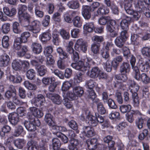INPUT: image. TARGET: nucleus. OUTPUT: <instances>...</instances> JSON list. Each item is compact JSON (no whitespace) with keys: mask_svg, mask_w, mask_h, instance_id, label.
<instances>
[{"mask_svg":"<svg viewBox=\"0 0 150 150\" xmlns=\"http://www.w3.org/2000/svg\"><path fill=\"white\" fill-rule=\"evenodd\" d=\"M98 23L102 25H105L107 23L106 29L110 33L111 36L114 37L117 35L118 29H116L117 22L115 20L110 19L108 16L101 17L98 19Z\"/></svg>","mask_w":150,"mask_h":150,"instance_id":"1","label":"nucleus"},{"mask_svg":"<svg viewBox=\"0 0 150 150\" xmlns=\"http://www.w3.org/2000/svg\"><path fill=\"white\" fill-rule=\"evenodd\" d=\"M94 63V62L91 58L86 57L77 62L72 63L71 66L76 70L84 72Z\"/></svg>","mask_w":150,"mask_h":150,"instance_id":"2","label":"nucleus"},{"mask_svg":"<svg viewBox=\"0 0 150 150\" xmlns=\"http://www.w3.org/2000/svg\"><path fill=\"white\" fill-rule=\"evenodd\" d=\"M85 115L86 116V120L88 121L89 124L92 126H96L98 122L101 123L104 121V119L101 116L98 114H96V117L93 116L91 115L89 111L88 110L83 112L81 116L82 120H83L85 119Z\"/></svg>","mask_w":150,"mask_h":150,"instance_id":"3","label":"nucleus"},{"mask_svg":"<svg viewBox=\"0 0 150 150\" xmlns=\"http://www.w3.org/2000/svg\"><path fill=\"white\" fill-rule=\"evenodd\" d=\"M20 38H17L14 41L13 44L14 49L16 50H19L21 49L20 51L17 52V55L19 57H22L24 56L28 51L27 47L25 45L21 46V43L22 42L20 41Z\"/></svg>","mask_w":150,"mask_h":150,"instance_id":"4","label":"nucleus"},{"mask_svg":"<svg viewBox=\"0 0 150 150\" xmlns=\"http://www.w3.org/2000/svg\"><path fill=\"white\" fill-rule=\"evenodd\" d=\"M132 6L130 4H129L128 5L126 4L124 6L125 10L127 13L132 15V18L133 20L134 21L138 20L140 17V12L138 11H134L131 8Z\"/></svg>","mask_w":150,"mask_h":150,"instance_id":"5","label":"nucleus"},{"mask_svg":"<svg viewBox=\"0 0 150 150\" xmlns=\"http://www.w3.org/2000/svg\"><path fill=\"white\" fill-rule=\"evenodd\" d=\"M41 23L39 21L35 20L33 21L31 24L27 26V29L33 33H36L40 32Z\"/></svg>","mask_w":150,"mask_h":150,"instance_id":"6","label":"nucleus"},{"mask_svg":"<svg viewBox=\"0 0 150 150\" xmlns=\"http://www.w3.org/2000/svg\"><path fill=\"white\" fill-rule=\"evenodd\" d=\"M40 125V121L37 120L35 121L33 119L29 121H25L24 125L27 129L30 131H34L36 129V126H38Z\"/></svg>","mask_w":150,"mask_h":150,"instance_id":"7","label":"nucleus"},{"mask_svg":"<svg viewBox=\"0 0 150 150\" xmlns=\"http://www.w3.org/2000/svg\"><path fill=\"white\" fill-rule=\"evenodd\" d=\"M63 96L64 98V104L65 106L68 108H70L72 106V105L69 100L75 99V97L72 93L67 92V93H64Z\"/></svg>","mask_w":150,"mask_h":150,"instance_id":"8","label":"nucleus"},{"mask_svg":"<svg viewBox=\"0 0 150 150\" xmlns=\"http://www.w3.org/2000/svg\"><path fill=\"white\" fill-rule=\"evenodd\" d=\"M75 49L79 51L85 52L87 49V46L83 43L82 39H79L76 41L74 45Z\"/></svg>","mask_w":150,"mask_h":150,"instance_id":"9","label":"nucleus"},{"mask_svg":"<svg viewBox=\"0 0 150 150\" xmlns=\"http://www.w3.org/2000/svg\"><path fill=\"white\" fill-rule=\"evenodd\" d=\"M127 84L129 86V89L132 94L137 93L139 88V86L137 84L134 80H129Z\"/></svg>","mask_w":150,"mask_h":150,"instance_id":"10","label":"nucleus"},{"mask_svg":"<svg viewBox=\"0 0 150 150\" xmlns=\"http://www.w3.org/2000/svg\"><path fill=\"white\" fill-rule=\"evenodd\" d=\"M144 2L147 4H150V0H138L137 4L135 1L134 3L135 7L137 8L138 11L142 12L147 9L144 6Z\"/></svg>","mask_w":150,"mask_h":150,"instance_id":"11","label":"nucleus"},{"mask_svg":"<svg viewBox=\"0 0 150 150\" xmlns=\"http://www.w3.org/2000/svg\"><path fill=\"white\" fill-rule=\"evenodd\" d=\"M139 69L142 71H147L150 68V59L146 60L144 63L143 62V59L141 58L139 61Z\"/></svg>","mask_w":150,"mask_h":150,"instance_id":"12","label":"nucleus"},{"mask_svg":"<svg viewBox=\"0 0 150 150\" xmlns=\"http://www.w3.org/2000/svg\"><path fill=\"white\" fill-rule=\"evenodd\" d=\"M29 112L28 113V115H30V113L33 116L36 117H41L43 115V112L39 109L35 107H31L29 108ZM30 116H29V117ZM32 117V115L31 116Z\"/></svg>","mask_w":150,"mask_h":150,"instance_id":"13","label":"nucleus"},{"mask_svg":"<svg viewBox=\"0 0 150 150\" xmlns=\"http://www.w3.org/2000/svg\"><path fill=\"white\" fill-rule=\"evenodd\" d=\"M47 96L55 104L59 105L62 103V98L58 94L49 93L47 94Z\"/></svg>","mask_w":150,"mask_h":150,"instance_id":"14","label":"nucleus"},{"mask_svg":"<svg viewBox=\"0 0 150 150\" xmlns=\"http://www.w3.org/2000/svg\"><path fill=\"white\" fill-rule=\"evenodd\" d=\"M45 101L44 97L42 95L39 94L35 98H33L32 101V104H35L36 106L41 105Z\"/></svg>","mask_w":150,"mask_h":150,"instance_id":"15","label":"nucleus"},{"mask_svg":"<svg viewBox=\"0 0 150 150\" xmlns=\"http://www.w3.org/2000/svg\"><path fill=\"white\" fill-rule=\"evenodd\" d=\"M82 10V15L84 18L86 19H89L91 16L90 7L87 5H83Z\"/></svg>","mask_w":150,"mask_h":150,"instance_id":"16","label":"nucleus"},{"mask_svg":"<svg viewBox=\"0 0 150 150\" xmlns=\"http://www.w3.org/2000/svg\"><path fill=\"white\" fill-rule=\"evenodd\" d=\"M31 48L33 52L35 54H39L42 51L41 45L38 42H33Z\"/></svg>","mask_w":150,"mask_h":150,"instance_id":"17","label":"nucleus"},{"mask_svg":"<svg viewBox=\"0 0 150 150\" xmlns=\"http://www.w3.org/2000/svg\"><path fill=\"white\" fill-rule=\"evenodd\" d=\"M8 119L9 122L13 125H16L19 121L18 114L15 112L10 113L8 116Z\"/></svg>","mask_w":150,"mask_h":150,"instance_id":"18","label":"nucleus"},{"mask_svg":"<svg viewBox=\"0 0 150 150\" xmlns=\"http://www.w3.org/2000/svg\"><path fill=\"white\" fill-rule=\"evenodd\" d=\"M10 61V58L7 54H4L0 56V65L1 67L8 66Z\"/></svg>","mask_w":150,"mask_h":150,"instance_id":"19","label":"nucleus"},{"mask_svg":"<svg viewBox=\"0 0 150 150\" xmlns=\"http://www.w3.org/2000/svg\"><path fill=\"white\" fill-rule=\"evenodd\" d=\"M86 143L88 149L90 150H93L96 149L98 144L97 139L93 138L89 139L86 141Z\"/></svg>","mask_w":150,"mask_h":150,"instance_id":"20","label":"nucleus"},{"mask_svg":"<svg viewBox=\"0 0 150 150\" xmlns=\"http://www.w3.org/2000/svg\"><path fill=\"white\" fill-rule=\"evenodd\" d=\"M83 134L88 137H91L95 134L94 130L92 127H85L83 128Z\"/></svg>","mask_w":150,"mask_h":150,"instance_id":"21","label":"nucleus"},{"mask_svg":"<svg viewBox=\"0 0 150 150\" xmlns=\"http://www.w3.org/2000/svg\"><path fill=\"white\" fill-rule=\"evenodd\" d=\"M109 9L104 5H102L100 6L96 12H95V14L96 16L106 14L109 13Z\"/></svg>","mask_w":150,"mask_h":150,"instance_id":"22","label":"nucleus"},{"mask_svg":"<svg viewBox=\"0 0 150 150\" xmlns=\"http://www.w3.org/2000/svg\"><path fill=\"white\" fill-rule=\"evenodd\" d=\"M73 92L74 94L72 92H69L72 93L75 97V99H76V98L77 97H81L83 93V88L79 86L74 87L73 89Z\"/></svg>","mask_w":150,"mask_h":150,"instance_id":"23","label":"nucleus"},{"mask_svg":"<svg viewBox=\"0 0 150 150\" xmlns=\"http://www.w3.org/2000/svg\"><path fill=\"white\" fill-rule=\"evenodd\" d=\"M131 21V18L126 16L120 22V25L121 28L124 30H127L129 24Z\"/></svg>","mask_w":150,"mask_h":150,"instance_id":"24","label":"nucleus"},{"mask_svg":"<svg viewBox=\"0 0 150 150\" xmlns=\"http://www.w3.org/2000/svg\"><path fill=\"white\" fill-rule=\"evenodd\" d=\"M100 69L98 67H94L88 72V74L91 78H97Z\"/></svg>","mask_w":150,"mask_h":150,"instance_id":"25","label":"nucleus"},{"mask_svg":"<svg viewBox=\"0 0 150 150\" xmlns=\"http://www.w3.org/2000/svg\"><path fill=\"white\" fill-rule=\"evenodd\" d=\"M44 59V57L42 56H38L36 60H33L31 61L32 64L35 66L37 69L40 66V65L42 63Z\"/></svg>","mask_w":150,"mask_h":150,"instance_id":"26","label":"nucleus"},{"mask_svg":"<svg viewBox=\"0 0 150 150\" xmlns=\"http://www.w3.org/2000/svg\"><path fill=\"white\" fill-rule=\"evenodd\" d=\"M130 66L127 62H123L120 66V71L122 74L128 73L130 71Z\"/></svg>","mask_w":150,"mask_h":150,"instance_id":"27","label":"nucleus"},{"mask_svg":"<svg viewBox=\"0 0 150 150\" xmlns=\"http://www.w3.org/2000/svg\"><path fill=\"white\" fill-rule=\"evenodd\" d=\"M131 39L132 44L136 45H139L141 42V37L136 34L132 35Z\"/></svg>","mask_w":150,"mask_h":150,"instance_id":"28","label":"nucleus"},{"mask_svg":"<svg viewBox=\"0 0 150 150\" xmlns=\"http://www.w3.org/2000/svg\"><path fill=\"white\" fill-rule=\"evenodd\" d=\"M16 91L14 87L13 86H10L9 90L7 91L5 93V96L9 98L11 97H14L16 96Z\"/></svg>","mask_w":150,"mask_h":150,"instance_id":"29","label":"nucleus"},{"mask_svg":"<svg viewBox=\"0 0 150 150\" xmlns=\"http://www.w3.org/2000/svg\"><path fill=\"white\" fill-rule=\"evenodd\" d=\"M21 60L20 59H15L12 63V68L15 70H19L21 69L22 66L21 65Z\"/></svg>","mask_w":150,"mask_h":150,"instance_id":"30","label":"nucleus"},{"mask_svg":"<svg viewBox=\"0 0 150 150\" xmlns=\"http://www.w3.org/2000/svg\"><path fill=\"white\" fill-rule=\"evenodd\" d=\"M51 38V35L48 32L44 33L39 36L40 40L42 42H46L50 40Z\"/></svg>","mask_w":150,"mask_h":150,"instance_id":"31","label":"nucleus"},{"mask_svg":"<svg viewBox=\"0 0 150 150\" xmlns=\"http://www.w3.org/2000/svg\"><path fill=\"white\" fill-rule=\"evenodd\" d=\"M52 147L54 150H58L61 146L59 139L57 138H54L52 140Z\"/></svg>","mask_w":150,"mask_h":150,"instance_id":"32","label":"nucleus"},{"mask_svg":"<svg viewBox=\"0 0 150 150\" xmlns=\"http://www.w3.org/2000/svg\"><path fill=\"white\" fill-rule=\"evenodd\" d=\"M67 5L69 8L73 9H76L79 7V4L77 0H71L69 1Z\"/></svg>","mask_w":150,"mask_h":150,"instance_id":"33","label":"nucleus"},{"mask_svg":"<svg viewBox=\"0 0 150 150\" xmlns=\"http://www.w3.org/2000/svg\"><path fill=\"white\" fill-rule=\"evenodd\" d=\"M3 11L5 14L9 16H12L16 13V10L14 8H12L10 10L8 7H5L3 8Z\"/></svg>","mask_w":150,"mask_h":150,"instance_id":"34","label":"nucleus"},{"mask_svg":"<svg viewBox=\"0 0 150 150\" xmlns=\"http://www.w3.org/2000/svg\"><path fill=\"white\" fill-rule=\"evenodd\" d=\"M83 28L84 30L88 32H92L94 29V24L92 22L86 23L84 25Z\"/></svg>","mask_w":150,"mask_h":150,"instance_id":"35","label":"nucleus"},{"mask_svg":"<svg viewBox=\"0 0 150 150\" xmlns=\"http://www.w3.org/2000/svg\"><path fill=\"white\" fill-rule=\"evenodd\" d=\"M30 18V16L27 13H23L18 15L19 20L21 22L27 21L28 22Z\"/></svg>","mask_w":150,"mask_h":150,"instance_id":"36","label":"nucleus"},{"mask_svg":"<svg viewBox=\"0 0 150 150\" xmlns=\"http://www.w3.org/2000/svg\"><path fill=\"white\" fill-rule=\"evenodd\" d=\"M122 60V57L121 56H118L115 58L112 62V66L115 68H116L119 65L120 63L121 62Z\"/></svg>","mask_w":150,"mask_h":150,"instance_id":"37","label":"nucleus"},{"mask_svg":"<svg viewBox=\"0 0 150 150\" xmlns=\"http://www.w3.org/2000/svg\"><path fill=\"white\" fill-rule=\"evenodd\" d=\"M55 81V79L53 76L45 77L42 79V83L45 85H48L49 84L54 82Z\"/></svg>","mask_w":150,"mask_h":150,"instance_id":"38","label":"nucleus"},{"mask_svg":"<svg viewBox=\"0 0 150 150\" xmlns=\"http://www.w3.org/2000/svg\"><path fill=\"white\" fill-rule=\"evenodd\" d=\"M30 35V33L28 32H25L22 33L20 38V41L22 42L25 43L28 41V39Z\"/></svg>","mask_w":150,"mask_h":150,"instance_id":"39","label":"nucleus"},{"mask_svg":"<svg viewBox=\"0 0 150 150\" xmlns=\"http://www.w3.org/2000/svg\"><path fill=\"white\" fill-rule=\"evenodd\" d=\"M57 51L59 54V58L66 59L68 57V55L66 52L63 51L61 47H59L57 49Z\"/></svg>","mask_w":150,"mask_h":150,"instance_id":"40","label":"nucleus"},{"mask_svg":"<svg viewBox=\"0 0 150 150\" xmlns=\"http://www.w3.org/2000/svg\"><path fill=\"white\" fill-rule=\"evenodd\" d=\"M45 122L47 123L49 126H50L51 125L54 124V122L53 120V117L51 114L47 113L45 115Z\"/></svg>","mask_w":150,"mask_h":150,"instance_id":"41","label":"nucleus"},{"mask_svg":"<svg viewBox=\"0 0 150 150\" xmlns=\"http://www.w3.org/2000/svg\"><path fill=\"white\" fill-rule=\"evenodd\" d=\"M28 150H37L38 147L37 143L33 141H29L28 143Z\"/></svg>","mask_w":150,"mask_h":150,"instance_id":"42","label":"nucleus"},{"mask_svg":"<svg viewBox=\"0 0 150 150\" xmlns=\"http://www.w3.org/2000/svg\"><path fill=\"white\" fill-rule=\"evenodd\" d=\"M25 86L28 89L30 90H35L37 89L36 86L29 82L28 81H25L23 83Z\"/></svg>","mask_w":150,"mask_h":150,"instance_id":"43","label":"nucleus"},{"mask_svg":"<svg viewBox=\"0 0 150 150\" xmlns=\"http://www.w3.org/2000/svg\"><path fill=\"white\" fill-rule=\"evenodd\" d=\"M140 79L138 81L141 80L144 83L147 84L150 82V78L145 73H143L139 75Z\"/></svg>","mask_w":150,"mask_h":150,"instance_id":"44","label":"nucleus"},{"mask_svg":"<svg viewBox=\"0 0 150 150\" xmlns=\"http://www.w3.org/2000/svg\"><path fill=\"white\" fill-rule=\"evenodd\" d=\"M74 79L75 83H79L82 81L83 79V74L81 72L77 73L74 76Z\"/></svg>","mask_w":150,"mask_h":150,"instance_id":"45","label":"nucleus"},{"mask_svg":"<svg viewBox=\"0 0 150 150\" xmlns=\"http://www.w3.org/2000/svg\"><path fill=\"white\" fill-rule=\"evenodd\" d=\"M74 26L77 27H80L82 25V21L79 16H76L73 20Z\"/></svg>","mask_w":150,"mask_h":150,"instance_id":"46","label":"nucleus"},{"mask_svg":"<svg viewBox=\"0 0 150 150\" xmlns=\"http://www.w3.org/2000/svg\"><path fill=\"white\" fill-rule=\"evenodd\" d=\"M125 40H123L120 37H118L115 39V45L119 47H122L124 44Z\"/></svg>","mask_w":150,"mask_h":150,"instance_id":"47","label":"nucleus"},{"mask_svg":"<svg viewBox=\"0 0 150 150\" xmlns=\"http://www.w3.org/2000/svg\"><path fill=\"white\" fill-rule=\"evenodd\" d=\"M141 52L144 56L150 58V47H144L141 49Z\"/></svg>","mask_w":150,"mask_h":150,"instance_id":"48","label":"nucleus"},{"mask_svg":"<svg viewBox=\"0 0 150 150\" xmlns=\"http://www.w3.org/2000/svg\"><path fill=\"white\" fill-rule=\"evenodd\" d=\"M131 108L132 106L130 105H123L120 106V110L122 112L124 113L130 111Z\"/></svg>","mask_w":150,"mask_h":150,"instance_id":"49","label":"nucleus"},{"mask_svg":"<svg viewBox=\"0 0 150 150\" xmlns=\"http://www.w3.org/2000/svg\"><path fill=\"white\" fill-rule=\"evenodd\" d=\"M70 144L69 146H72L73 147H79L81 146V144H80L79 141L75 138H71L70 141Z\"/></svg>","mask_w":150,"mask_h":150,"instance_id":"50","label":"nucleus"},{"mask_svg":"<svg viewBox=\"0 0 150 150\" xmlns=\"http://www.w3.org/2000/svg\"><path fill=\"white\" fill-rule=\"evenodd\" d=\"M145 119L143 117L138 118V120L136 121V124L139 129H142L143 127V125Z\"/></svg>","mask_w":150,"mask_h":150,"instance_id":"51","label":"nucleus"},{"mask_svg":"<svg viewBox=\"0 0 150 150\" xmlns=\"http://www.w3.org/2000/svg\"><path fill=\"white\" fill-rule=\"evenodd\" d=\"M36 74L35 70L33 69H30L27 72L26 75L27 78L30 80L33 79Z\"/></svg>","mask_w":150,"mask_h":150,"instance_id":"52","label":"nucleus"},{"mask_svg":"<svg viewBox=\"0 0 150 150\" xmlns=\"http://www.w3.org/2000/svg\"><path fill=\"white\" fill-rule=\"evenodd\" d=\"M132 67L133 70L134 78L137 80H139L140 79L139 71L138 67L134 66Z\"/></svg>","mask_w":150,"mask_h":150,"instance_id":"53","label":"nucleus"},{"mask_svg":"<svg viewBox=\"0 0 150 150\" xmlns=\"http://www.w3.org/2000/svg\"><path fill=\"white\" fill-rule=\"evenodd\" d=\"M38 73L40 76H43L46 72V68L45 66L42 65L39 66L37 68Z\"/></svg>","mask_w":150,"mask_h":150,"instance_id":"54","label":"nucleus"},{"mask_svg":"<svg viewBox=\"0 0 150 150\" xmlns=\"http://www.w3.org/2000/svg\"><path fill=\"white\" fill-rule=\"evenodd\" d=\"M13 32L16 33H21L22 30L19 28V23L16 22L13 23Z\"/></svg>","mask_w":150,"mask_h":150,"instance_id":"55","label":"nucleus"},{"mask_svg":"<svg viewBox=\"0 0 150 150\" xmlns=\"http://www.w3.org/2000/svg\"><path fill=\"white\" fill-rule=\"evenodd\" d=\"M43 139H48L51 135V134L48 130L46 129H42L40 132Z\"/></svg>","mask_w":150,"mask_h":150,"instance_id":"56","label":"nucleus"},{"mask_svg":"<svg viewBox=\"0 0 150 150\" xmlns=\"http://www.w3.org/2000/svg\"><path fill=\"white\" fill-rule=\"evenodd\" d=\"M53 50V49L52 46H47L44 47V50L43 53L45 56L51 55Z\"/></svg>","mask_w":150,"mask_h":150,"instance_id":"57","label":"nucleus"},{"mask_svg":"<svg viewBox=\"0 0 150 150\" xmlns=\"http://www.w3.org/2000/svg\"><path fill=\"white\" fill-rule=\"evenodd\" d=\"M25 142L23 139H17L15 141L14 144L18 148L21 149L23 146Z\"/></svg>","mask_w":150,"mask_h":150,"instance_id":"58","label":"nucleus"},{"mask_svg":"<svg viewBox=\"0 0 150 150\" xmlns=\"http://www.w3.org/2000/svg\"><path fill=\"white\" fill-rule=\"evenodd\" d=\"M134 112L133 111V110H132L126 114L127 120L130 123H132L134 120Z\"/></svg>","mask_w":150,"mask_h":150,"instance_id":"59","label":"nucleus"},{"mask_svg":"<svg viewBox=\"0 0 150 150\" xmlns=\"http://www.w3.org/2000/svg\"><path fill=\"white\" fill-rule=\"evenodd\" d=\"M97 108L98 111L100 114H104L105 113V110L102 103L99 102L98 103Z\"/></svg>","mask_w":150,"mask_h":150,"instance_id":"60","label":"nucleus"},{"mask_svg":"<svg viewBox=\"0 0 150 150\" xmlns=\"http://www.w3.org/2000/svg\"><path fill=\"white\" fill-rule=\"evenodd\" d=\"M97 78H98L99 80H105L108 78V75L102 69H100Z\"/></svg>","mask_w":150,"mask_h":150,"instance_id":"61","label":"nucleus"},{"mask_svg":"<svg viewBox=\"0 0 150 150\" xmlns=\"http://www.w3.org/2000/svg\"><path fill=\"white\" fill-rule=\"evenodd\" d=\"M126 74H122L117 75L115 76V77L117 80L120 82H124L127 79V75Z\"/></svg>","mask_w":150,"mask_h":150,"instance_id":"62","label":"nucleus"},{"mask_svg":"<svg viewBox=\"0 0 150 150\" xmlns=\"http://www.w3.org/2000/svg\"><path fill=\"white\" fill-rule=\"evenodd\" d=\"M60 34L62 37L64 39L68 40L69 38L70 34L69 33L65 30L63 29L61 30Z\"/></svg>","mask_w":150,"mask_h":150,"instance_id":"63","label":"nucleus"},{"mask_svg":"<svg viewBox=\"0 0 150 150\" xmlns=\"http://www.w3.org/2000/svg\"><path fill=\"white\" fill-rule=\"evenodd\" d=\"M71 86V84L69 82H64L62 86V90L63 91H66L69 89Z\"/></svg>","mask_w":150,"mask_h":150,"instance_id":"64","label":"nucleus"}]
</instances>
